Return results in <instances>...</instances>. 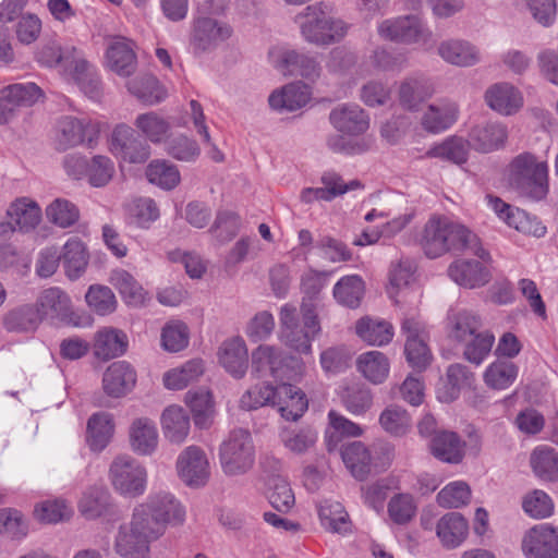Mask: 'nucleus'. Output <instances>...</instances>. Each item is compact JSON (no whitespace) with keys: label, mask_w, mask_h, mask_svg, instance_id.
<instances>
[{"label":"nucleus","mask_w":558,"mask_h":558,"mask_svg":"<svg viewBox=\"0 0 558 558\" xmlns=\"http://www.w3.org/2000/svg\"><path fill=\"white\" fill-rule=\"evenodd\" d=\"M379 424L386 433L403 436L410 430L412 422L407 410L398 405H389L380 413Z\"/></svg>","instance_id":"59"},{"label":"nucleus","mask_w":558,"mask_h":558,"mask_svg":"<svg viewBox=\"0 0 558 558\" xmlns=\"http://www.w3.org/2000/svg\"><path fill=\"white\" fill-rule=\"evenodd\" d=\"M267 497L270 505L281 512L289 511L295 504L294 493L289 482L281 475L268 478Z\"/></svg>","instance_id":"55"},{"label":"nucleus","mask_w":558,"mask_h":558,"mask_svg":"<svg viewBox=\"0 0 558 558\" xmlns=\"http://www.w3.org/2000/svg\"><path fill=\"white\" fill-rule=\"evenodd\" d=\"M518 373L519 368L514 363L497 360L486 367L483 380L490 389L505 390L515 381Z\"/></svg>","instance_id":"46"},{"label":"nucleus","mask_w":558,"mask_h":558,"mask_svg":"<svg viewBox=\"0 0 558 558\" xmlns=\"http://www.w3.org/2000/svg\"><path fill=\"white\" fill-rule=\"evenodd\" d=\"M398 94L400 104L404 108L416 110L422 102L432 97L434 87L423 76H410L401 82Z\"/></svg>","instance_id":"39"},{"label":"nucleus","mask_w":558,"mask_h":558,"mask_svg":"<svg viewBox=\"0 0 558 558\" xmlns=\"http://www.w3.org/2000/svg\"><path fill=\"white\" fill-rule=\"evenodd\" d=\"M446 378L447 383L439 389L438 398L442 402H451L458 398L462 387L471 385L473 374L465 365L456 363L447 368Z\"/></svg>","instance_id":"53"},{"label":"nucleus","mask_w":558,"mask_h":558,"mask_svg":"<svg viewBox=\"0 0 558 558\" xmlns=\"http://www.w3.org/2000/svg\"><path fill=\"white\" fill-rule=\"evenodd\" d=\"M286 361L284 352L271 344H259L252 351V374L257 377H274L279 379L282 374V364Z\"/></svg>","instance_id":"26"},{"label":"nucleus","mask_w":558,"mask_h":558,"mask_svg":"<svg viewBox=\"0 0 558 558\" xmlns=\"http://www.w3.org/2000/svg\"><path fill=\"white\" fill-rule=\"evenodd\" d=\"M364 291L365 287L361 277L345 276L336 283L333 296L340 304L355 308L360 305Z\"/></svg>","instance_id":"56"},{"label":"nucleus","mask_w":558,"mask_h":558,"mask_svg":"<svg viewBox=\"0 0 558 558\" xmlns=\"http://www.w3.org/2000/svg\"><path fill=\"white\" fill-rule=\"evenodd\" d=\"M145 173L149 183L166 191L175 189L181 182L179 168L166 159L150 161Z\"/></svg>","instance_id":"47"},{"label":"nucleus","mask_w":558,"mask_h":558,"mask_svg":"<svg viewBox=\"0 0 558 558\" xmlns=\"http://www.w3.org/2000/svg\"><path fill=\"white\" fill-rule=\"evenodd\" d=\"M437 52L445 62L460 68L473 66L481 61L480 49L463 39L444 40L438 45Z\"/></svg>","instance_id":"25"},{"label":"nucleus","mask_w":558,"mask_h":558,"mask_svg":"<svg viewBox=\"0 0 558 558\" xmlns=\"http://www.w3.org/2000/svg\"><path fill=\"white\" fill-rule=\"evenodd\" d=\"M134 510L162 536L167 525H181L185 520V508L181 501L169 492L150 494L147 499L135 506Z\"/></svg>","instance_id":"8"},{"label":"nucleus","mask_w":558,"mask_h":558,"mask_svg":"<svg viewBox=\"0 0 558 558\" xmlns=\"http://www.w3.org/2000/svg\"><path fill=\"white\" fill-rule=\"evenodd\" d=\"M469 525L466 520L457 512L445 514L436 525V534L446 548H456L466 538Z\"/></svg>","instance_id":"37"},{"label":"nucleus","mask_w":558,"mask_h":558,"mask_svg":"<svg viewBox=\"0 0 558 558\" xmlns=\"http://www.w3.org/2000/svg\"><path fill=\"white\" fill-rule=\"evenodd\" d=\"M109 480L121 496L136 498L146 490L147 471L133 457L121 454L116 457L109 466Z\"/></svg>","instance_id":"9"},{"label":"nucleus","mask_w":558,"mask_h":558,"mask_svg":"<svg viewBox=\"0 0 558 558\" xmlns=\"http://www.w3.org/2000/svg\"><path fill=\"white\" fill-rule=\"evenodd\" d=\"M483 319L472 310H451L447 316V335L454 342L464 345L463 357L481 365L488 356L495 342L494 335L482 330Z\"/></svg>","instance_id":"2"},{"label":"nucleus","mask_w":558,"mask_h":558,"mask_svg":"<svg viewBox=\"0 0 558 558\" xmlns=\"http://www.w3.org/2000/svg\"><path fill=\"white\" fill-rule=\"evenodd\" d=\"M332 126L341 134L354 137L364 134L369 128V116L357 104H341L329 114Z\"/></svg>","instance_id":"18"},{"label":"nucleus","mask_w":558,"mask_h":558,"mask_svg":"<svg viewBox=\"0 0 558 558\" xmlns=\"http://www.w3.org/2000/svg\"><path fill=\"white\" fill-rule=\"evenodd\" d=\"M233 35V28L227 22L197 16L192 23L190 44L195 52H210Z\"/></svg>","instance_id":"11"},{"label":"nucleus","mask_w":558,"mask_h":558,"mask_svg":"<svg viewBox=\"0 0 558 558\" xmlns=\"http://www.w3.org/2000/svg\"><path fill=\"white\" fill-rule=\"evenodd\" d=\"M526 558H558V529L543 523L530 529L522 539Z\"/></svg>","instance_id":"16"},{"label":"nucleus","mask_w":558,"mask_h":558,"mask_svg":"<svg viewBox=\"0 0 558 558\" xmlns=\"http://www.w3.org/2000/svg\"><path fill=\"white\" fill-rule=\"evenodd\" d=\"M378 34L386 40L405 44L426 43L432 37L430 32L423 27L417 17L412 15L383 21L378 25Z\"/></svg>","instance_id":"14"},{"label":"nucleus","mask_w":558,"mask_h":558,"mask_svg":"<svg viewBox=\"0 0 558 558\" xmlns=\"http://www.w3.org/2000/svg\"><path fill=\"white\" fill-rule=\"evenodd\" d=\"M218 359L229 374L242 378L248 367V351L243 338L232 337L223 341L218 350Z\"/></svg>","instance_id":"23"},{"label":"nucleus","mask_w":558,"mask_h":558,"mask_svg":"<svg viewBox=\"0 0 558 558\" xmlns=\"http://www.w3.org/2000/svg\"><path fill=\"white\" fill-rule=\"evenodd\" d=\"M341 457L351 474L357 480H364L371 471V453L364 444L353 441L343 446Z\"/></svg>","instance_id":"48"},{"label":"nucleus","mask_w":558,"mask_h":558,"mask_svg":"<svg viewBox=\"0 0 558 558\" xmlns=\"http://www.w3.org/2000/svg\"><path fill=\"white\" fill-rule=\"evenodd\" d=\"M219 461L227 476L246 474L255 463V446L250 432L243 428L231 430L219 447Z\"/></svg>","instance_id":"7"},{"label":"nucleus","mask_w":558,"mask_h":558,"mask_svg":"<svg viewBox=\"0 0 558 558\" xmlns=\"http://www.w3.org/2000/svg\"><path fill=\"white\" fill-rule=\"evenodd\" d=\"M449 278L465 289H477L486 286L492 274L487 267L477 260L457 259L447 269Z\"/></svg>","instance_id":"21"},{"label":"nucleus","mask_w":558,"mask_h":558,"mask_svg":"<svg viewBox=\"0 0 558 558\" xmlns=\"http://www.w3.org/2000/svg\"><path fill=\"white\" fill-rule=\"evenodd\" d=\"M485 101L494 111L502 116H511L523 106L521 92L510 83H497L485 92Z\"/></svg>","instance_id":"24"},{"label":"nucleus","mask_w":558,"mask_h":558,"mask_svg":"<svg viewBox=\"0 0 558 558\" xmlns=\"http://www.w3.org/2000/svg\"><path fill=\"white\" fill-rule=\"evenodd\" d=\"M302 323L295 306L284 304L279 313V339L290 350L300 354H311L312 341L320 332V325L313 302L301 304Z\"/></svg>","instance_id":"3"},{"label":"nucleus","mask_w":558,"mask_h":558,"mask_svg":"<svg viewBox=\"0 0 558 558\" xmlns=\"http://www.w3.org/2000/svg\"><path fill=\"white\" fill-rule=\"evenodd\" d=\"M33 514L41 523H58L69 520L73 510L63 499L45 500L35 506Z\"/></svg>","instance_id":"61"},{"label":"nucleus","mask_w":558,"mask_h":558,"mask_svg":"<svg viewBox=\"0 0 558 558\" xmlns=\"http://www.w3.org/2000/svg\"><path fill=\"white\" fill-rule=\"evenodd\" d=\"M322 525L335 533H343L349 530L348 513L338 501H324L318 508Z\"/></svg>","instance_id":"57"},{"label":"nucleus","mask_w":558,"mask_h":558,"mask_svg":"<svg viewBox=\"0 0 558 558\" xmlns=\"http://www.w3.org/2000/svg\"><path fill=\"white\" fill-rule=\"evenodd\" d=\"M110 282L119 291L128 305L141 307L149 301L148 292L124 269L114 270Z\"/></svg>","instance_id":"40"},{"label":"nucleus","mask_w":558,"mask_h":558,"mask_svg":"<svg viewBox=\"0 0 558 558\" xmlns=\"http://www.w3.org/2000/svg\"><path fill=\"white\" fill-rule=\"evenodd\" d=\"M160 424L165 438L174 445L183 444L190 433V416L177 404L169 405L162 411Z\"/></svg>","instance_id":"30"},{"label":"nucleus","mask_w":558,"mask_h":558,"mask_svg":"<svg viewBox=\"0 0 558 558\" xmlns=\"http://www.w3.org/2000/svg\"><path fill=\"white\" fill-rule=\"evenodd\" d=\"M310 99L311 90L306 85L291 83L274 90L268 98V102L274 110L294 111L304 107Z\"/></svg>","instance_id":"31"},{"label":"nucleus","mask_w":558,"mask_h":558,"mask_svg":"<svg viewBox=\"0 0 558 558\" xmlns=\"http://www.w3.org/2000/svg\"><path fill=\"white\" fill-rule=\"evenodd\" d=\"M530 465L536 477L546 482L558 481V454L548 447H537L530 456Z\"/></svg>","instance_id":"51"},{"label":"nucleus","mask_w":558,"mask_h":558,"mask_svg":"<svg viewBox=\"0 0 558 558\" xmlns=\"http://www.w3.org/2000/svg\"><path fill=\"white\" fill-rule=\"evenodd\" d=\"M126 88L137 99L150 106L162 101L167 96L163 86L150 74L140 75L129 81Z\"/></svg>","instance_id":"45"},{"label":"nucleus","mask_w":558,"mask_h":558,"mask_svg":"<svg viewBox=\"0 0 558 558\" xmlns=\"http://www.w3.org/2000/svg\"><path fill=\"white\" fill-rule=\"evenodd\" d=\"M190 338L189 327L181 320H173L162 328L161 345L166 351L179 352L187 347Z\"/></svg>","instance_id":"64"},{"label":"nucleus","mask_w":558,"mask_h":558,"mask_svg":"<svg viewBox=\"0 0 558 558\" xmlns=\"http://www.w3.org/2000/svg\"><path fill=\"white\" fill-rule=\"evenodd\" d=\"M7 216L23 232L34 230L43 219V211L36 201L31 197L14 199L7 209Z\"/></svg>","instance_id":"34"},{"label":"nucleus","mask_w":558,"mask_h":558,"mask_svg":"<svg viewBox=\"0 0 558 558\" xmlns=\"http://www.w3.org/2000/svg\"><path fill=\"white\" fill-rule=\"evenodd\" d=\"M136 384L135 369L124 361L110 364L102 375V389L111 398L126 396Z\"/></svg>","instance_id":"22"},{"label":"nucleus","mask_w":558,"mask_h":558,"mask_svg":"<svg viewBox=\"0 0 558 558\" xmlns=\"http://www.w3.org/2000/svg\"><path fill=\"white\" fill-rule=\"evenodd\" d=\"M429 450L436 459L458 464L465 456V441L454 432L440 430L430 439Z\"/></svg>","instance_id":"27"},{"label":"nucleus","mask_w":558,"mask_h":558,"mask_svg":"<svg viewBox=\"0 0 558 558\" xmlns=\"http://www.w3.org/2000/svg\"><path fill=\"white\" fill-rule=\"evenodd\" d=\"M177 472L180 480L189 487L199 488L210 477V463L206 452L198 446H189L177 459Z\"/></svg>","instance_id":"12"},{"label":"nucleus","mask_w":558,"mask_h":558,"mask_svg":"<svg viewBox=\"0 0 558 558\" xmlns=\"http://www.w3.org/2000/svg\"><path fill=\"white\" fill-rule=\"evenodd\" d=\"M94 126L74 117H63L58 122L56 134V146L58 150L64 151L70 148L93 141Z\"/></svg>","instance_id":"20"},{"label":"nucleus","mask_w":558,"mask_h":558,"mask_svg":"<svg viewBox=\"0 0 558 558\" xmlns=\"http://www.w3.org/2000/svg\"><path fill=\"white\" fill-rule=\"evenodd\" d=\"M106 65L120 77H130L136 72L137 57L134 44L125 37H112L106 49Z\"/></svg>","instance_id":"17"},{"label":"nucleus","mask_w":558,"mask_h":558,"mask_svg":"<svg viewBox=\"0 0 558 558\" xmlns=\"http://www.w3.org/2000/svg\"><path fill=\"white\" fill-rule=\"evenodd\" d=\"M159 534L134 509L128 523L121 524L113 548L121 558H150V544Z\"/></svg>","instance_id":"6"},{"label":"nucleus","mask_w":558,"mask_h":558,"mask_svg":"<svg viewBox=\"0 0 558 558\" xmlns=\"http://www.w3.org/2000/svg\"><path fill=\"white\" fill-rule=\"evenodd\" d=\"M40 314L33 305H23L9 311L2 319L5 330L10 332L34 331L40 323Z\"/></svg>","instance_id":"49"},{"label":"nucleus","mask_w":558,"mask_h":558,"mask_svg":"<svg viewBox=\"0 0 558 558\" xmlns=\"http://www.w3.org/2000/svg\"><path fill=\"white\" fill-rule=\"evenodd\" d=\"M35 307L40 314V320L44 318L65 320L71 314V300L61 289L49 288L41 292Z\"/></svg>","instance_id":"33"},{"label":"nucleus","mask_w":558,"mask_h":558,"mask_svg":"<svg viewBox=\"0 0 558 558\" xmlns=\"http://www.w3.org/2000/svg\"><path fill=\"white\" fill-rule=\"evenodd\" d=\"M277 395V387L270 384L262 383L248 388L240 399V407L243 410L252 411L259 408L274 407Z\"/></svg>","instance_id":"60"},{"label":"nucleus","mask_w":558,"mask_h":558,"mask_svg":"<svg viewBox=\"0 0 558 558\" xmlns=\"http://www.w3.org/2000/svg\"><path fill=\"white\" fill-rule=\"evenodd\" d=\"M469 142L462 137L452 136L426 151L429 158H440L457 165L464 163L469 154Z\"/></svg>","instance_id":"54"},{"label":"nucleus","mask_w":558,"mask_h":558,"mask_svg":"<svg viewBox=\"0 0 558 558\" xmlns=\"http://www.w3.org/2000/svg\"><path fill=\"white\" fill-rule=\"evenodd\" d=\"M48 221L61 229H68L76 225L81 213L76 204L70 199L54 198L45 209Z\"/></svg>","instance_id":"52"},{"label":"nucleus","mask_w":558,"mask_h":558,"mask_svg":"<svg viewBox=\"0 0 558 558\" xmlns=\"http://www.w3.org/2000/svg\"><path fill=\"white\" fill-rule=\"evenodd\" d=\"M185 402L194 415L195 424L207 426L214 415L211 393L206 389L191 390L185 395Z\"/></svg>","instance_id":"58"},{"label":"nucleus","mask_w":558,"mask_h":558,"mask_svg":"<svg viewBox=\"0 0 558 558\" xmlns=\"http://www.w3.org/2000/svg\"><path fill=\"white\" fill-rule=\"evenodd\" d=\"M134 125L137 131L153 144L166 142L171 131L169 120L156 111L138 114L134 120Z\"/></svg>","instance_id":"42"},{"label":"nucleus","mask_w":558,"mask_h":558,"mask_svg":"<svg viewBox=\"0 0 558 558\" xmlns=\"http://www.w3.org/2000/svg\"><path fill=\"white\" fill-rule=\"evenodd\" d=\"M417 241L429 258L440 257L451 251H470L484 262L490 260L489 253L475 233L442 216L430 217L423 226Z\"/></svg>","instance_id":"1"},{"label":"nucleus","mask_w":558,"mask_h":558,"mask_svg":"<svg viewBox=\"0 0 558 558\" xmlns=\"http://www.w3.org/2000/svg\"><path fill=\"white\" fill-rule=\"evenodd\" d=\"M129 214L132 223L142 229L149 228L160 216L156 202L150 197L135 198L129 207Z\"/></svg>","instance_id":"63"},{"label":"nucleus","mask_w":558,"mask_h":558,"mask_svg":"<svg viewBox=\"0 0 558 558\" xmlns=\"http://www.w3.org/2000/svg\"><path fill=\"white\" fill-rule=\"evenodd\" d=\"M269 58L271 64L283 75H300L308 81L319 77L320 68L316 60L295 50L274 48Z\"/></svg>","instance_id":"15"},{"label":"nucleus","mask_w":558,"mask_h":558,"mask_svg":"<svg viewBox=\"0 0 558 558\" xmlns=\"http://www.w3.org/2000/svg\"><path fill=\"white\" fill-rule=\"evenodd\" d=\"M204 373L202 360H191L180 367L172 368L165 373L163 385L170 390H181L196 381Z\"/></svg>","instance_id":"50"},{"label":"nucleus","mask_w":558,"mask_h":558,"mask_svg":"<svg viewBox=\"0 0 558 558\" xmlns=\"http://www.w3.org/2000/svg\"><path fill=\"white\" fill-rule=\"evenodd\" d=\"M274 407L287 421H296L307 410L308 402L305 393L290 384H281L277 387Z\"/></svg>","instance_id":"28"},{"label":"nucleus","mask_w":558,"mask_h":558,"mask_svg":"<svg viewBox=\"0 0 558 558\" xmlns=\"http://www.w3.org/2000/svg\"><path fill=\"white\" fill-rule=\"evenodd\" d=\"M129 444L137 456H153L159 444V434L155 422L147 416L134 418L129 426Z\"/></svg>","instance_id":"19"},{"label":"nucleus","mask_w":558,"mask_h":558,"mask_svg":"<svg viewBox=\"0 0 558 558\" xmlns=\"http://www.w3.org/2000/svg\"><path fill=\"white\" fill-rule=\"evenodd\" d=\"M28 533V522L16 509H0V534L11 539H22Z\"/></svg>","instance_id":"62"},{"label":"nucleus","mask_w":558,"mask_h":558,"mask_svg":"<svg viewBox=\"0 0 558 558\" xmlns=\"http://www.w3.org/2000/svg\"><path fill=\"white\" fill-rule=\"evenodd\" d=\"M109 150L121 162L128 163H144L151 155L149 144L125 123L113 128L109 138Z\"/></svg>","instance_id":"10"},{"label":"nucleus","mask_w":558,"mask_h":558,"mask_svg":"<svg viewBox=\"0 0 558 558\" xmlns=\"http://www.w3.org/2000/svg\"><path fill=\"white\" fill-rule=\"evenodd\" d=\"M401 332L405 337L404 353L408 363L418 371L425 369L432 361L426 343L424 324L415 316H407L401 323Z\"/></svg>","instance_id":"13"},{"label":"nucleus","mask_w":558,"mask_h":558,"mask_svg":"<svg viewBox=\"0 0 558 558\" xmlns=\"http://www.w3.org/2000/svg\"><path fill=\"white\" fill-rule=\"evenodd\" d=\"M508 182L519 195L541 201L549 190L547 162L531 153H522L508 166Z\"/></svg>","instance_id":"4"},{"label":"nucleus","mask_w":558,"mask_h":558,"mask_svg":"<svg viewBox=\"0 0 558 558\" xmlns=\"http://www.w3.org/2000/svg\"><path fill=\"white\" fill-rule=\"evenodd\" d=\"M357 372L374 385L383 384L389 375V359L380 351H367L360 354L355 362Z\"/></svg>","instance_id":"38"},{"label":"nucleus","mask_w":558,"mask_h":558,"mask_svg":"<svg viewBox=\"0 0 558 558\" xmlns=\"http://www.w3.org/2000/svg\"><path fill=\"white\" fill-rule=\"evenodd\" d=\"M355 333L369 345L388 344L393 337V326L381 318L364 316L355 323Z\"/></svg>","instance_id":"35"},{"label":"nucleus","mask_w":558,"mask_h":558,"mask_svg":"<svg viewBox=\"0 0 558 558\" xmlns=\"http://www.w3.org/2000/svg\"><path fill=\"white\" fill-rule=\"evenodd\" d=\"M63 266L66 276L74 280L83 275L88 264V254L84 242L76 238H70L63 245Z\"/></svg>","instance_id":"43"},{"label":"nucleus","mask_w":558,"mask_h":558,"mask_svg":"<svg viewBox=\"0 0 558 558\" xmlns=\"http://www.w3.org/2000/svg\"><path fill=\"white\" fill-rule=\"evenodd\" d=\"M294 22L299 26L303 39L316 46L338 41L344 37L348 31L345 23L330 16L322 3L306 7L295 15Z\"/></svg>","instance_id":"5"},{"label":"nucleus","mask_w":558,"mask_h":558,"mask_svg":"<svg viewBox=\"0 0 558 558\" xmlns=\"http://www.w3.org/2000/svg\"><path fill=\"white\" fill-rule=\"evenodd\" d=\"M128 347L126 335L116 328L105 327L95 336V354L104 360L122 355Z\"/></svg>","instance_id":"41"},{"label":"nucleus","mask_w":558,"mask_h":558,"mask_svg":"<svg viewBox=\"0 0 558 558\" xmlns=\"http://www.w3.org/2000/svg\"><path fill=\"white\" fill-rule=\"evenodd\" d=\"M458 118V107L448 100H440L429 105L421 117L422 128L433 134L449 129Z\"/></svg>","instance_id":"29"},{"label":"nucleus","mask_w":558,"mask_h":558,"mask_svg":"<svg viewBox=\"0 0 558 558\" xmlns=\"http://www.w3.org/2000/svg\"><path fill=\"white\" fill-rule=\"evenodd\" d=\"M114 430L112 415L100 412L92 415L87 423V441L92 450L101 451L109 444Z\"/></svg>","instance_id":"44"},{"label":"nucleus","mask_w":558,"mask_h":558,"mask_svg":"<svg viewBox=\"0 0 558 558\" xmlns=\"http://www.w3.org/2000/svg\"><path fill=\"white\" fill-rule=\"evenodd\" d=\"M77 508L84 518L95 520L109 514L112 511L113 501L106 487L92 486L82 494Z\"/></svg>","instance_id":"32"},{"label":"nucleus","mask_w":558,"mask_h":558,"mask_svg":"<svg viewBox=\"0 0 558 558\" xmlns=\"http://www.w3.org/2000/svg\"><path fill=\"white\" fill-rule=\"evenodd\" d=\"M507 138L506 125L498 122L475 126L470 133V144L482 153H489L502 147Z\"/></svg>","instance_id":"36"}]
</instances>
